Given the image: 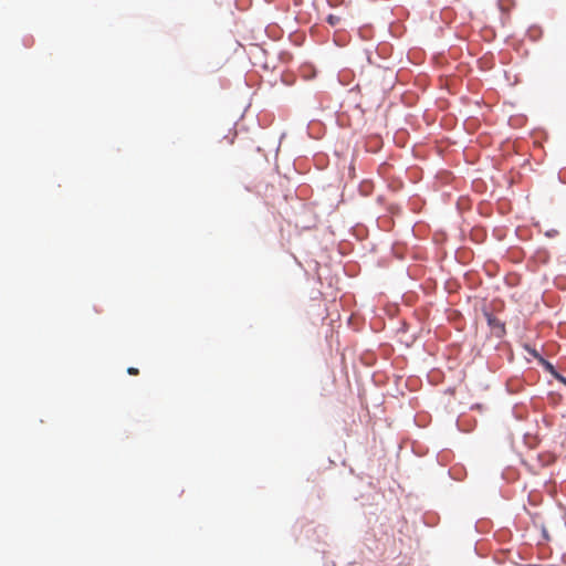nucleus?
Wrapping results in <instances>:
<instances>
[{
	"instance_id": "obj_1",
	"label": "nucleus",
	"mask_w": 566,
	"mask_h": 566,
	"mask_svg": "<svg viewBox=\"0 0 566 566\" xmlns=\"http://www.w3.org/2000/svg\"><path fill=\"white\" fill-rule=\"evenodd\" d=\"M339 21H340V18H339V17H337V15L329 14V15L327 17V22H328L331 25H336Z\"/></svg>"
},
{
	"instance_id": "obj_2",
	"label": "nucleus",
	"mask_w": 566,
	"mask_h": 566,
	"mask_svg": "<svg viewBox=\"0 0 566 566\" xmlns=\"http://www.w3.org/2000/svg\"><path fill=\"white\" fill-rule=\"evenodd\" d=\"M542 363L543 365L545 366V368L552 374L555 376V374H557L553 367V365L544 359H542Z\"/></svg>"
},
{
	"instance_id": "obj_3",
	"label": "nucleus",
	"mask_w": 566,
	"mask_h": 566,
	"mask_svg": "<svg viewBox=\"0 0 566 566\" xmlns=\"http://www.w3.org/2000/svg\"><path fill=\"white\" fill-rule=\"evenodd\" d=\"M127 373H128L129 375L137 376V375L139 374V370H138L137 368H135V367H129V368L127 369Z\"/></svg>"
},
{
	"instance_id": "obj_4",
	"label": "nucleus",
	"mask_w": 566,
	"mask_h": 566,
	"mask_svg": "<svg viewBox=\"0 0 566 566\" xmlns=\"http://www.w3.org/2000/svg\"><path fill=\"white\" fill-rule=\"evenodd\" d=\"M556 379H558L560 382L565 384L566 385V378L560 376L559 374H555L554 376Z\"/></svg>"
}]
</instances>
